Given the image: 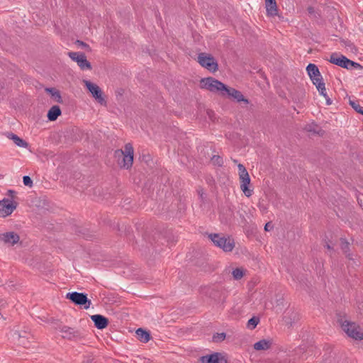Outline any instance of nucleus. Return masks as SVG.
Wrapping results in <instances>:
<instances>
[{
	"instance_id": "obj_1",
	"label": "nucleus",
	"mask_w": 363,
	"mask_h": 363,
	"mask_svg": "<svg viewBox=\"0 0 363 363\" xmlns=\"http://www.w3.org/2000/svg\"><path fill=\"white\" fill-rule=\"evenodd\" d=\"M306 71L320 95L326 99L327 104L330 105L332 101L327 94L325 83L323 82V78L318 67L314 64H309L306 67Z\"/></svg>"
},
{
	"instance_id": "obj_2",
	"label": "nucleus",
	"mask_w": 363,
	"mask_h": 363,
	"mask_svg": "<svg viewBox=\"0 0 363 363\" xmlns=\"http://www.w3.org/2000/svg\"><path fill=\"white\" fill-rule=\"evenodd\" d=\"M133 153L134 150L132 145L127 143L124 146V150H117L115 152V157L117 158L121 167L129 169L133 164Z\"/></svg>"
},
{
	"instance_id": "obj_3",
	"label": "nucleus",
	"mask_w": 363,
	"mask_h": 363,
	"mask_svg": "<svg viewBox=\"0 0 363 363\" xmlns=\"http://www.w3.org/2000/svg\"><path fill=\"white\" fill-rule=\"evenodd\" d=\"M200 86L201 89H206L211 92L218 94L220 96H225V91L227 86L221 82L213 78L206 77L201 79L200 81Z\"/></svg>"
},
{
	"instance_id": "obj_4",
	"label": "nucleus",
	"mask_w": 363,
	"mask_h": 363,
	"mask_svg": "<svg viewBox=\"0 0 363 363\" xmlns=\"http://www.w3.org/2000/svg\"><path fill=\"white\" fill-rule=\"evenodd\" d=\"M342 330L347 335L355 340H363V331L359 325L345 319L339 320Z\"/></svg>"
},
{
	"instance_id": "obj_5",
	"label": "nucleus",
	"mask_w": 363,
	"mask_h": 363,
	"mask_svg": "<svg viewBox=\"0 0 363 363\" xmlns=\"http://www.w3.org/2000/svg\"><path fill=\"white\" fill-rule=\"evenodd\" d=\"M208 237L216 246L224 252H231L235 247L234 240L230 237H225L217 233L211 234Z\"/></svg>"
},
{
	"instance_id": "obj_6",
	"label": "nucleus",
	"mask_w": 363,
	"mask_h": 363,
	"mask_svg": "<svg viewBox=\"0 0 363 363\" xmlns=\"http://www.w3.org/2000/svg\"><path fill=\"white\" fill-rule=\"evenodd\" d=\"M238 175L240 183V189L243 194L250 197L252 194V189H250V177L246 168L242 164L238 165Z\"/></svg>"
},
{
	"instance_id": "obj_7",
	"label": "nucleus",
	"mask_w": 363,
	"mask_h": 363,
	"mask_svg": "<svg viewBox=\"0 0 363 363\" xmlns=\"http://www.w3.org/2000/svg\"><path fill=\"white\" fill-rule=\"evenodd\" d=\"M198 62L203 67L207 69L210 72H215L218 70V63L214 57L210 54L205 52L199 54Z\"/></svg>"
},
{
	"instance_id": "obj_8",
	"label": "nucleus",
	"mask_w": 363,
	"mask_h": 363,
	"mask_svg": "<svg viewBox=\"0 0 363 363\" xmlns=\"http://www.w3.org/2000/svg\"><path fill=\"white\" fill-rule=\"evenodd\" d=\"M82 82L84 84L86 89L89 91V92L91 94L93 98H94V99L98 103H99L101 105L106 104V101L104 99V97L103 96L102 90L97 84L87 79H84Z\"/></svg>"
},
{
	"instance_id": "obj_9",
	"label": "nucleus",
	"mask_w": 363,
	"mask_h": 363,
	"mask_svg": "<svg viewBox=\"0 0 363 363\" xmlns=\"http://www.w3.org/2000/svg\"><path fill=\"white\" fill-rule=\"evenodd\" d=\"M329 62L338 65L341 67L350 69L351 67H360L359 64L354 62L349 59H347L346 57L343 55H340L337 53H333L330 55Z\"/></svg>"
},
{
	"instance_id": "obj_10",
	"label": "nucleus",
	"mask_w": 363,
	"mask_h": 363,
	"mask_svg": "<svg viewBox=\"0 0 363 363\" xmlns=\"http://www.w3.org/2000/svg\"><path fill=\"white\" fill-rule=\"evenodd\" d=\"M68 56L75 62L82 70H91V63L87 60L86 55L80 52H69Z\"/></svg>"
},
{
	"instance_id": "obj_11",
	"label": "nucleus",
	"mask_w": 363,
	"mask_h": 363,
	"mask_svg": "<svg viewBox=\"0 0 363 363\" xmlns=\"http://www.w3.org/2000/svg\"><path fill=\"white\" fill-rule=\"evenodd\" d=\"M66 298L71 300L73 303L79 306H84L85 309L90 308L91 302L86 297V295L82 293L72 292L67 293Z\"/></svg>"
},
{
	"instance_id": "obj_12",
	"label": "nucleus",
	"mask_w": 363,
	"mask_h": 363,
	"mask_svg": "<svg viewBox=\"0 0 363 363\" xmlns=\"http://www.w3.org/2000/svg\"><path fill=\"white\" fill-rule=\"evenodd\" d=\"M16 203L9 199L0 200V217L6 218L10 216L16 208Z\"/></svg>"
},
{
	"instance_id": "obj_13",
	"label": "nucleus",
	"mask_w": 363,
	"mask_h": 363,
	"mask_svg": "<svg viewBox=\"0 0 363 363\" xmlns=\"http://www.w3.org/2000/svg\"><path fill=\"white\" fill-rule=\"evenodd\" d=\"M20 240L19 235L14 231L0 233V242L9 246H13Z\"/></svg>"
},
{
	"instance_id": "obj_14",
	"label": "nucleus",
	"mask_w": 363,
	"mask_h": 363,
	"mask_svg": "<svg viewBox=\"0 0 363 363\" xmlns=\"http://www.w3.org/2000/svg\"><path fill=\"white\" fill-rule=\"evenodd\" d=\"M201 363H227L225 357L220 353H213L200 358Z\"/></svg>"
},
{
	"instance_id": "obj_15",
	"label": "nucleus",
	"mask_w": 363,
	"mask_h": 363,
	"mask_svg": "<svg viewBox=\"0 0 363 363\" xmlns=\"http://www.w3.org/2000/svg\"><path fill=\"white\" fill-rule=\"evenodd\" d=\"M225 96L236 100L238 102L244 101L246 104L248 103V101L244 98L242 93L233 88H228L227 86L226 90L225 91L224 96Z\"/></svg>"
},
{
	"instance_id": "obj_16",
	"label": "nucleus",
	"mask_w": 363,
	"mask_h": 363,
	"mask_svg": "<svg viewBox=\"0 0 363 363\" xmlns=\"http://www.w3.org/2000/svg\"><path fill=\"white\" fill-rule=\"evenodd\" d=\"M91 319L94 323L96 328L100 330L106 328L108 323V319L101 315H93L91 316Z\"/></svg>"
},
{
	"instance_id": "obj_17",
	"label": "nucleus",
	"mask_w": 363,
	"mask_h": 363,
	"mask_svg": "<svg viewBox=\"0 0 363 363\" xmlns=\"http://www.w3.org/2000/svg\"><path fill=\"white\" fill-rule=\"evenodd\" d=\"M265 8L267 16H275L278 14L276 0H265Z\"/></svg>"
},
{
	"instance_id": "obj_18",
	"label": "nucleus",
	"mask_w": 363,
	"mask_h": 363,
	"mask_svg": "<svg viewBox=\"0 0 363 363\" xmlns=\"http://www.w3.org/2000/svg\"><path fill=\"white\" fill-rule=\"evenodd\" d=\"M5 135L10 140H12L13 143L20 147L27 148L28 147V143L26 142L24 140L19 138L17 135L12 133H6Z\"/></svg>"
},
{
	"instance_id": "obj_19",
	"label": "nucleus",
	"mask_w": 363,
	"mask_h": 363,
	"mask_svg": "<svg viewBox=\"0 0 363 363\" xmlns=\"http://www.w3.org/2000/svg\"><path fill=\"white\" fill-rule=\"evenodd\" d=\"M272 345L271 340H261L259 342L254 344V349L257 351H264L269 350Z\"/></svg>"
},
{
	"instance_id": "obj_20",
	"label": "nucleus",
	"mask_w": 363,
	"mask_h": 363,
	"mask_svg": "<svg viewBox=\"0 0 363 363\" xmlns=\"http://www.w3.org/2000/svg\"><path fill=\"white\" fill-rule=\"evenodd\" d=\"M61 115V110L58 106H53L50 108L48 113V118L49 121H55L59 116Z\"/></svg>"
},
{
	"instance_id": "obj_21",
	"label": "nucleus",
	"mask_w": 363,
	"mask_h": 363,
	"mask_svg": "<svg viewBox=\"0 0 363 363\" xmlns=\"http://www.w3.org/2000/svg\"><path fill=\"white\" fill-rule=\"evenodd\" d=\"M136 335L139 340L144 343L147 342L150 339V333L142 328H138L136 330Z\"/></svg>"
},
{
	"instance_id": "obj_22",
	"label": "nucleus",
	"mask_w": 363,
	"mask_h": 363,
	"mask_svg": "<svg viewBox=\"0 0 363 363\" xmlns=\"http://www.w3.org/2000/svg\"><path fill=\"white\" fill-rule=\"evenodd\" d=\"M45 91L52 96V97L54 99V100L55 101L59 102V103L62 101V97H61L60 93L56 89L46 88Z\"/></svg>"
},
{
	"instance_id": "obj_23",
	"label": "nucleus",
	"mask_w": 363,
	"mask_h": 363,
	"mask_svg": "<svg viewBox=\"0 0 363 363\" xmlns=\"http://www.w3.org/2000/svg\"><path fill=\"white\" fill-rule=\"evenodd\" d=\"M62 337L65 338H71L74 335V330L69 327H63L61 329Z\"/></svg>"
},
{
	"instance_id": "obj_24",
	"label": "nucleus",
	"mask_w": 363,
	"mask_h": 363,
	"mask_svg": "<svg viewBox=\"0 0 363 363\" xmlns=\"http://www.w3.org/2000/svg\"><path fill=\"white\" fill-rule=\"evenodd\" d=\"M232 274L235 279H240L244 276V270L241 268H236L233 270Z\"/></svg>"
},
{
	"instance_id": "obj_25",
	"label": "nucleus",
	"mask_w": 363,
	"mask_h": 363,
	"mask_svg": "<svg viewBox=\"0 0 363 363\" xmlns=\"http://www.w3.org/2000/svg\"><path fill=\"white\" fill-rule=\"evenodd\" d=\"M259 321V318L253 317L248 320L247 327L254 329L258 325Z\"/></svg>"
},
{
	"instance_id": "obj_26",
	"label": "nucleus",
	"mask_w": 363,
	"mask_h": 363,
	"mask_svg": "<svg viewBox=\"0 0 363 363\" xmlns=\"http://www.w3.org/2000/svg\"><path fill=\"white\" fill-rule=\"evenodd\" d=\"M352 107L357 112L363 115V107L356 102L350 101V102Z\"/></svg>"
},
{
	"instance_id": "obj_27",
	"label": "nucleus",
	"mask_w": 363,
	"mask_h": 363,
	"mask_svg": "<svg viewBox=\"0 0 363 363\" xmlns=\"http://www.w3.org/2000/svg\"><path fill=\"white\" fill-rule=\"evenodd\" d=\"M340 242H341V248L342 250L345 252L347 253V250L349 248V245L350 243L344 238H342L340 240Z\"/></svg>"
},
{
	"instance_id": "obj_28",
	"label": "nucleus",
	"mask_w": 363,
	"mask_h": 363,
	"mask_svg": "<svg viewBox=\"0 0 363 363\" xmlns=\"http://www.w3.org/2000/svg\"><path fill=\"white\" fill-rule=\"evenodd\" d=\"M23 182L25 186H32V185H33V181L30 179V177L28 176H24L23 177Z\"/></svg>"
},
{
	"instance_id": "obj_29",
	"label": "nucleus",
	"mask_w": 363,
	"mask_h": 363,
	"mask_svg": "<svg viewBox=\"0 0 363 363\" xmlns=\"http://www.w3.org/2000/svg\"><path fill=\"white\" fill-rule=\"evenodd\" d=\"M75 43H76V45H77V46H79L82 48L86 49L89 51L91 50L90 47L86 43H84L83 41L77 40Z\"/></svg>"
},
{
	"instance_id": "obj_30",
	"label": "nucleus",
	"mask_w": 363,
	"mask_h": 363,
	"mask_svg": "<svg viewBox=\"0 0 363 363\" xmlns=\"http://www.w3.org/2000/svg\"><path fill=\"white\" fill-rule=\"evenodd\" d=\"M347 49H350L352 52H356L357 48L352 43H348L347 45Z\"/></svg>"
},
{
	"instance_id": "obj_31",
	"label": "nucleus",
	"mask_w": 363,
	"mask_h": 363,
	"mask_svg": "<svg viewBox=\"0 0 363 363\" xmlns=\"http://www.w3.org/2000/svg\"><path fill=\"white\" fill-rule=\"evenodd\" d=\"M272 228V225L269 223H267L265 224L264 230L266 231H269Z\"/></svg>"
},
{
	"instance_id": "obj_32",
	"label": "nucleus",
	"mask_w": 363,
	"mask_h": 363,
	"mask_svg": "<svg viewBox=\"0 0 363 363\" xmlns=\"http://www.w3.org/2000/svg\"><path fill=\"white\" fill-rule=\"evenodd\" d=\"M217 337L219 340H223L225 337V333H219L217 335Z\"/></svg>"
},
{
	"instance_id": "obj_33",
	"label": "nucleus",
	"mask_w": 363,
	"mask_h": 363,
	"mask_svg": "<svg viewBox=\"0 0 363 363\" xmlns=\"http://www.w3.org/2000/svg\"><path fill=\"white\" fill-rule=\"evenodd\" d=\"M325 246L327 247L328 249H332V247L328 244H327Z\"/></svg>"
},
{
	"instance_id": "obj_34",
	"label": "nucleus",
	"mask_w": 363,
	"mask_h": 363,
	"mask_svg": "<svg viewBox=\"0 0 363 363\" xmlns=\"http://www.w3.org/2000/svg\"><path fill=\"white\" fill-rule=\"evenodd\" d=\"M9 194H12V193H13V191H11V190H9Z\"/></svg>"
}]
</instances>
